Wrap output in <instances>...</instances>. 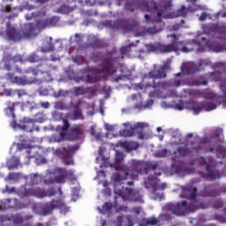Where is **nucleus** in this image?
<instances>
[{
  "mask_svg": "<svg viewBox=\"0 0 226 226\" xmlns=\"http://www.w3.org/2000/svg\"><path fill=\"white\" fill-rule=\"evenodd\" d=\"M55 107H58V108L64 107V103H63L62 102H56L55 103Z\"/></svg>",
  "mask_w": 226,
  "mask_h": 226,
  "instance_id": "64",
  "label": "nucleus"
},
{
  "mask_svg": "<svg viewBox=\"0 0 226 226\" xmlns=\"http://www.w3.org/2000/svg\"><path fill=\"white\" fill-rule=\"evenodd\" d=\"M34 29L35 26L34 23H25L21 26V30L17 31V29L11 26L10 22H8L5 34L9 41H21V40H29V38H33Z\"/></svg>",
  "mask_w": 226,
  "mask_h": 226,
  "instance_id": "8",
  "label": "nucleus"
},
{
  "mask_svg": "<svg viewBox=\"0 0 226 226\" xmlns=\"http://www.w3.org/2000/svg\"><path fill=\"white\" fill-rule=\"evenodd\" d=\"M203 195L205 197H218L220 191H218L215 185H207L203 191Z\"/></svg>",
  "mask_w": 226,
  "mask_h": 226,
  "instance_id": "28",
  "label": "nucleus"
},
{
  "mask_svg": "<svg viewBox=\"0 0 226 226\" xmlns=\"http://www.w3.org/2000/svg\"><path fill=\"white\" fill-rule=\"evenodd\" d=\"M19 202V200H17L16 198L14 199H4V202H2V205L4 206V209H15L17 207H19V206H17Z\"/></svg>",
  "mask_w": 226,
  "mask_h": 226,
  "instance_id": "29",
  "label": "nucleus"
},
{
  "mask_svg": "<svg viewBox=\"0 0 226 226\" xmlns=\"http://www.w3.org/2000/svg\"><path fill=\"white\" fill-rule=\"evenodd\" d=\"M122 22V29L124 33H130L132 31H135L139 26V24L135 20L124 19Z\"/></svg>",
  "mask_w": 226,
  "mask_h": 226,
  "instance_id": "24",
  "label": "nucleus"
},
{
  "mask_svg": "<svg viewBox=\"0 0 226 226\" xmlns=\"http://www.w3.org/2000/svg\"><path fill=\"white\" fill-rule=\"evenodd\" d=\"M26 186H27L26 184L19 188L18 192L19 197H37V199H45V197H54V195H56V190H54V188L45 191L40 187L27 189Z\"/></svg>",
  "mask_w": 226,
  "mask_h": 226,
  "instance_id": "10",
  "label": "nucleus"
},
{
  "mask_svg": "<svg viewBox=\"0 0 226 226\" xmlns=\"http://www.w3.org/2000/svg\"><path fill=\"white\" fill-rule=\"evenodd\" d=\"M73 11V7H71L70 5L62 4L58 7L56 10V13H61L62 15H70Z\"/></svg>",
  "mask_w": 226,
  "mask_h": 226,
  "instance_id": "36",
  "label": "nucleus"
},
{
  "mask_svg": "<svg viewBox=\"0 0 226 226\" xmlns=\"http://www.w3.org/2000/svg\"><path fill=\"white\" fill-rule=\"evenodd\" d=\"M65 204L61 200H52L50 202L44 203V204H39L36 206L37 209V215L39 216H49V215H52V212L54 209H61L62 207H64Z\"/></svg>",
  "mask_w": 226,
  "mask_h": 226,
  "instance_id": "11",
  "label": "nucleus"
},
{
  "mask_svg": "<svg viewBox=\"0 0 226 226\" xmlns=\"http://www.w3.org/2000/svg\"><path fill=\"white\" fill-rule=\"evenodd\" d=\"M15 72L16 73H19V74L24 73V71H22V68H20L19 65H15Z\"/></svg>",
  "mask_w": 226,
  "mask_h": 226,
  "instance_id": "62",
  "label": "nucleus"
},
{
  "mask_svg": "<svg viewBox=\"0 0 226 226\" xmlns=\"http://www.w3.org/2000/svg\"><path fill=\"white\" fill-rule=\"evenodd\" d=\"M169 151L167 149H162L158 153V155L163 158V156H167Z\"/></svg>",
  "mask_w": 226,
  "mask_h": 226,
  "instance_id": "58",
  "label": "nucleus"
},
{
  "mask_svg": "<svg viewBox=\"0 0 226 226\" xmlns=\"http://www.w3.org/2000/svg\"><path fill=\"white\" fill-rule=\"evenodd\" d=\"M74 111L72 113L73 121H78L79 119L84 120V115H82V109L79 106H73Z\"/></svg>",
  "mask_w": 226,
  "mask_h": 226,
  "instance_id": "37",
  "label": "nucleus"
},
{
  "mask_svg": "<svg viewBox=\"0 0 226 226\" xmlns=\"http://www.w3.org/2000/svg\"><path fill=\"white\" fill-rule=\"evenodd\" d=\"M5 190H6V192L8 193H13V192H16L17 189L15 187H8V186H6Z\"/></svg>",
  "mask_w": 226,
  "mask_h": 226,
  "instance_id": "60",
  "label": "nucleus"
},
{
  "mask_svg": "<svg viewBox=\"0 0 226 226\" xmlns=\"http://www.w3.org/2000/svg\"><path fill=\"white\" fill-rule=\"evenodd\" d=\"M70 128V123L66 119H64V125L62 126L63 132H68V129Z\"/></svg>",
  "mask_w": 226,
  "mask_h": 226,
  "instance_id": "56",
  "label": "nucleus"
},
{
  "mask_svg": "<svg viewBox=\"0 0 226 226\" xmlns=\"http://www.w3.org/2000/svg\"><path fill=\"white\" fill-rule=\"evenodd\" d=\"M29 185L30 186H34L36 185H40V183H41V181H43V176L40 175V174H31L29 176Z\"/></svg>",
  "mask_w": 226,
  "mask_h": 226,
  "instance_id": "33",
  "label": "nucleus"
},
{
  "mask_svg": "<svg viewBox=\"0 0 226 226\" xmlns=\"http://www.w3.org/2000/svg\"><path fill=\"white\" fill-rule=\"evenodd\" d=\"M161 30L157 29L156 26H152V27H148L147 29V33H148V34H158V33H160Z\"/></svg>",
  "mask_w": 226,
  "mask_h": 226,
  "instance_id": "47",
  "label": "nucleus"
},
{
  "mask_svg": "<svg viewBox=\"0 0 226 226\" xmlns=\"http://www.w3.org/2000/svg\"><path fill=\"white\" fill-rule=\"evenodd\" d=\"M204 31L207 33V34H211V33H218V31H220V25H218V23H214L205 28Z\"/></svg>",
  "mask_w": 226,
  "mask_h": 226,
  "instance_id": "39",
  "label": "nucleus"
},
{
  "mask_svg": "<svg viewBox=\"0 0 226 226\" xmlns=\"http://www.w3.org/2000/svg\"><path fill=\"white\" fill-rule=\"evenodd\" d=\"M87 82L88 84H94L95 82H100V78L97 75H87Z\"/></svg>",
  "mask_w": 226,
  "mask_h": 226,
  "instance_id": "43",
  "label": "nucleus"
},
{
  "mask_svg": "<svg viewBox=\"0 0 226 226\" xmlns=\"http://www.w3.org/2000/svg\"><path fill=\"white\" fill-rule=\"evenodd\" d=\"M168 38H171V45L175 47L172 52H184L188 54L193 52L196 49L198 52H200V41L197 40L180 41L179 36L176 34L168 35Z\"/></svg>",
  "mask_w": 226,
  "mask_h": 226,
  "instance_id": "9",
  "label": "nucleus"
},
{
  "mask_svg": "<svg viewBox=\"0 0 226 226\" xmlns=\"http://www.w3.org/2000/svg\"><path fill=\"white\" fill-rule=\"evenodd\" d=\"M129 50H130V46H124L120 49L122 59H123V57H124V56H126V54H128Z\"/></svg>",
  "mask_w": 226,
  "mask_h": 226,
  "instance_id": "48",
  "label": "nucleus"
},
{
  "mask_svg": "<svg viewBox=\"0 0 226 226\" xmlns=\"http://www.w3.org/2000/svg\"><path fill=\"white\" fill-rule=\"evenodd\" d=\"M188 13V9L183 5L180 9L176 11L175 17H186Z\"/></svg>",
  "mask_w": 226,
  "mask_h": 226,
  "instance_id": "41",
  "label": "nucleus"
},
{
  "mask_svg": "<svg viewBox=\"0 0 226 226\" xmlns=\"http://www.w3.org/2000/svg\"><path fill=\"white\" fill-rule=\"evenodd\" d=\"M192 153V150L188 148V147H180L177 148V151L174 152L175 157L174 160L177 158H183L185 156H188Z\"/></svg>",
  "mask_w": 226,
  "mask_h": 226,
  "instance_id": "30",
  "label": "nucleus"
},
{
  "mask_svg": "<svg viewBox=\"0 0 226 226\" xmlns=\"http://www.w3.org/2000/svg\"><path fill=\"white\" fill-rule=\"evenodd\" d=\"M5 94L6 96H16V89H6Z\"/></svg>",
  "mask_w": 226,
  "mask_h": 226,
  "instance_id": "55",
  "label": "nucleus"
},
{
  "mask_svg": "<svg viewBox=\"0 0 226 226\" xmlns=\"http://www.w3.org/2000/svg\"><path fill=\"white\" fill-rule=\"evenodd\" d=\"M90 92L92 94H94L96 89L86 88L84 87H75L72 88V94H74V96H84V94H87V93Z\"/></svg>",
  "mask_w": 226,
  "mask_h": 226,
  "instance_id": "27",
  "label": "nucleus"
},
{
  "mask_svg": "<svg viewBox=\"0 0 226 226\" xmlns=\"http://www.w3.org/2000/svg\"><path fill=\"white\" fill-rule=\"evenodd\" d=\"M148 50H151L152 52H162L163 54H166L176 50V47L173 46L172 42L170 44H162L158 42L155 44H149Z\"/></svg>",
  "mask_w": 226,
  "mask_h": 226,
  "instance_id": "19",
  "label": "nucleus"
},
{
  "mask_svg": "<svg viewBox=\"0 0 226 226\" xmlns=\"http://www.w3.org/2000/svg\"><path fill=\"white\" fill-rule=\"evenodd\" d=\"M159 167L158 162L148 164L146 167L144 161L137 160H132L130 167L127 165H117L115 169L118 172L113 175V180L116 183L114 189L115 199L120 198L123 200H133L135 199V191L124 186L120 188L117 185H124V182L123 181H126L128 177H131V179H139V176L142 174L147 175L149 172H153L154 174L147 177V182H145L146 188H149L147 185L150 184L151 181H154L158 176H162V172L158 170Z\"/></svg>",
  "mask_w": 226,
  "mask_h": 226,
  "instance_id": "1",
  "label": "nucleus"
},
{
  "mask_svg": "<svg viewBox=\"0 0 226 226\" xmlns=\"http://www.w3.org/2000/svg\"><path fill=\"white\" fill-rule=\"evenodd\" d=\"M197 72H199V68L193 63L188 62L182 65V73L184 75H193Z\"/></svg>",
  "mask_w": 226,
  "mask_h": 226,
  "instance_id": "25",
  "label": "nucleus"
},
{
  "mask_svg": "<svg viewBox=\"0 0 226 226\" xmlns=\"http://www.w3.org/2000/svg\"><path fill=\"white\" fill-rule=\"evenodd\" d=\"M113 206L114 205L110 202H105L102 205V208L101 212L102 213V215H105V213H109V212L112 211Z\"/></svg>",
  "mask_w": 226,
  "mask_h": 226,
  "instance_id": "42",
  "label": "nucleus"
},
{
  "mask_svg": "<svg viewBox=\"0 0 226 226\" xmlns=\"http://www.w3.org/2000/svg\"><path fill=\"white\" fill-rule=\"evenodd\" d=\"M183 197L191 200L189 203L186 201V207H194V210L189 211L190 213H195L197 209H207V207H213V209H222L223 207V200L217 199L211 202L197 200V187H185L183 190Z\"/></svg>",
  "mask_w": 226,
  "mask_h": 226,
  "instance_id": "6",
  "label": "nucleus"
},
{
  "mask_svg": "<svg viewBox=\"0 0 226 226\" xmlns=\"http://www.w3.org/2000/svg\"><path fill=\"white\" fill-rule=\"evenodd\" d=\"M189 95L197 96L198 98H200V96H202V91L197 89L189 90Z\"/></svg>",
  "mask_w": 226,
  "mask_h": 226,
  "instance_id": "46",
  "label": "nucleus"
},
{
  "mask_svg": "<svg viewBox=\"0 0 226 226\" xmlns=\"http://www.w3.org/2000/svg\"><path fill=\"white\" fill-rule=\"evenodd\" d=\"M162 213L158 217L143 218L139 222V226H154L158 225V222H171L174 216H186L190 215V211L195 210L192 206L186 207V200L178 203H167L162 207Z\"/></svg>",
  "mask_w": 226,
  "mask_h": 226,
  "instance_id": "2",
  "label": "nucleus"
},
{
  "mask_svg": "<svg viewBox=\"0 0 226 226\" xmlns=\"http://www.w3.org/2000/svg\"><path fill=\"white\" fill-rule=\"evenodd\" d=\"M206 19H207V14H206L205 12L201 13V15L200 16V20L204 21L206 20Z\"/></svg>",
  "mask_w": 226,
  "mask_h": 226,
  "instance_id": "63",
  "label": "nucleus"
},
{
  "mask_svg": "<svg viewBox=\"0 0 226 226\" xmlns=\"http://www.w3.org/2000/svg\"><path fill=\"white\" fill-rule=\"evenodd\" d=\"M182 82L180 79H172L167 81H153V83H147L146 87H152L153 89H167L168 87H179Z\"/></svg>",
  "mask_w": 226,
  "mask_h": 226,
  "instance_id": "16",
  "label": "nucleus"
},
{
  "mask_svg": "<svg viewBox=\"0 0 226 226\" xmlns=\"http://www.w3.org/2000/svg\"><path fill=\"white\" fill-rule=\"evenodd\" d=\"M56 50V48L54 47V44L49 42V49H41V52H54Z\"/></svg>",
  "mask_w": 226,
  "mask_h": 226,
  "instance_id": "52",
  "label": "nucleus"
},
{
  "mask_svg": "<svg viewBox=\"0 0 226 226\" xmlns=\"http://www.w3.org/2000/svg\"><path fill=\"white\" fill-rule=\"evenodd\" d=\"M7 80H10L11 84H16L17 86H31V84H36L38 82V77L28 78L27 76H15L14 73L8 72L5 75Z\"/></svg>",
  "mask_w": 226,
  "mask_h": 226,
  "instance_id": "14",
  "label": "nucleus"
},
{
  "mask_svg": "<svg viewBox=\"0 0 226 226\" xmlns=\"http://www.w3.org/2000/svg\"><path fill=\"white\" fill-rule=\"evenodd\" d=\"M29 220H33V215L28 214V215H26L25 216H23V222H27Z\"/></svg>",
  "mask_w": 226,
  "mask_h": 226,
  "instance_id": "59",
  "label": "nucleus"
},
{
  "mask_svg": "<svg viewBox=\"0 0 226 226\" xmlns=\"http://www.w3.org/2000/svg\"><path fill=\"white\" fill-rule=\"evenodd\" d=\"M61 19L58 16H53L46 19H42L37 23L40 29H46V27H56L59 24Z\"/></svg>",
  "mask_w": 226,
  "mask_h": 226,
  "instance_id": "21",
  "label": "nucleus"
},
{
  "mask_svg": "<svg viewBox=\"0 0 226 226\" xmlns=\"http://www.w3.org/2000/svg\"><path fill=\"white\" fill-rule=\"evenodd\" d=\"M79 147L76 146H68L65 147H60L56 150L57 156H60L65 165H73V154L77 151Z\"/></svg>",
  "mask_w": 226,
  "mask_h": 226,
  "instance_id": "13",
  "label": "nucleus"
},
{
  "mask_svg": "<svg viewBox=\"0 0 226 226\" xmlns=\"http://www.w3.org/2000/svg\"><path fill=\"white\" fill-rule=\"evenodd\" d=\"M189 86H207V79L203 76H199L192 81H189Z\"/></svg>",
  "mask_w": 226,
  "mask_h": 226,
  "instance_id": "34",
  "label": "nucleus"
},
{
  "mask_svg": "<svg viewBox=\"0 0 226 226\" xmlns=\"http://www.w3.org/2000/svg\"><path fill=\"white\" fill-rule=\"evenodd\" d=\"M2 63H4V70H5V72H11L13 68L11 63H13L14 64L17 63L23 64L24 56H22V55L20 54H16L15 56H13L10 53H7L3 56Z\"/></svg>",
  "mask_w": 226,
  "mask_h": 226,
  "instance_id": "15",
  "label": "nucleus"
},
{
  "mask_svg": "<svg viewBox=\"0 0 226 226\" xmlns=\"http://www.w3.org/2000/svg\"><path fill=\"white\" fill-rule=\"evenodd\" d=\"M187 107H192V110H193L194 114H200L202 110H204V104L203 102H199L192 101L187 103Z\"/></svg>",
  "mask_w": 226,
  "mask_h": 226,
  "instance_id": "31",
  "label": "nucleus"
},
{
  "mask_svg": "<svg viewBox=\"0 0 226 226\" xmlns=\"http://www.w3.org/2000/svg\"><path fill=\"white\" fill-rule=\"evenodd\" d=\"M121 147H124L126 151H134L135 149H139V145L135 141H124L121 143Z\"/></svg>",
  "mask_w": 226,
  "mask_h": 226,
  "instance_id": "32",
  "label": "nucleus"
},
{
  "mask_svg": "<svg viewBox=\"0 0 226 226\" xmlns=\"http://www.w3.org/2000/svg\"><path fill=\"white\" fill-rule=\"evenodd\" d=\"M1 10H2L3 13H10V11H11V6L6 5V6L2 7Z\"/></svg>",
  "mask_w": 226,
  "mask_h": 226,
  "instance_id": "57",
  "label": "nucleus"
},
{
  "mask_svg": "<svg viewBox=\"0 0 226 226\" xmlns=\"http://www.w3.org/2000/svg\"><path fill=\"white\" fill-rule=\"evenodd\" d=\"M167 70H169V65L167 64H164L159 67V70L156 71H151L148 72V77H145V79H153L152 82H145V89H147L146 87L147 84H153V81L156 82V79H167Z\"/></svg>",
  "mask_w": 226,
  "mask_h": 226,
  "instance_id": "17",
  "label": "nucleus"
},
{
  "mask_svg": "<svg viewBox=\"0 0 226 226\" xmlns=\"http://www.w3.org/2000/svg\"><path fill=\"white\" fill-rule=\"evenodd\" d=\"M72 179L77 181V177L73 175V170H67L64 168H55L54 170H49L44 177V185H64L66 179Z\"/></svg>",
  "mask_w": 226,
  "mask_h": 226,
  "instance_id": "7",
  "label": "nucleus"
},
{
  "mask_svg": "<svg viewBox=\"0 0 226 226\" xmlns=\"http://www.w3.org/2000/svg\"><path fill=\"white\" fill-rule=\"evenodd\" d=\"M17 95H18V98L27 96V90L24 88L16 89V96Z\"/></svg>",
  "mask_w": 226,
  "mask_h": 226,
  "instance_id": "44",
  "label": "nucleus"
},
{
  "mask_svg": "<svg viewBox=\"0 0 226 226\" xmlns=\"http://www.w3.org/2000/svg\"><path fill=\"white\" fill-rule=\"evenodd\" d=\"M198 162H199L200 165H201V166L206 165L207 168V165H211V163H208V162L206 161V158H204V157L199 158V159H198Z\"/></svg>",
  "mask_w": 226,
  "mask_h": 226,
  "instance_id": "54",
  "label": "nucleus"
},
{
  "mask_svg": "<svg viewBox=\"0 0 226 226\" xmlns=\"http://www.w3.org/2000/svg\"><path fill=\"white\" fill-rule=\"evenodd\" d=\"M149 124L144 123V122H138L136 124H134V128L132 130H144V128H147Z\"/></svg>",
  "mask_w": 226,
  "mask_h": 226,
  "instance_id": "45",
  "label": "nucleus"
},
{
  "mask_svg": "<svg viewBox=\"0 0 226 226\" xmlns=\"http://www.w3.org/2000/svg\"><path fill=\"white\" fill-rule=\"evenodd\" d=\"M203 102V110H206L207 112H209L211 110H215L216 109V104L215 102Z\"/></svg>",
  "mask_w": 226,
  "mask_h": 226,
  "instance_id": "40",
  "label": "nucleus"
},
{
  "mask_svg": "<svg viewBox=\"0 0 226 226\" xmlns=\"http://www.w3.org/2000/svg\"><path fill=\"white\" fill-rule=\"evenodd\" d=\"M34 123H36L34 119L25 117L19 121V124H16V126H18L19 130H25L26 132L33 133V132H34Z\"/></svg>",
  "mask_w": 226,
  "mask_h": 226,
  "instance_id": "20",
  "label": "nucleus"
},
{
  "mask_svg": "<svg viewBox=\"0 0 226 226\" xmlns=\"http://www.w3.org/2000/svg\"><path fill=\"white\" fill-rule=\"evenodd\" d=\"M7 108L4 109L5 115L8 117H11L12 118V127L13 128H17V121H15V107H19V105H20L21 107V110H24V109H26V103L25 102H7L6 103Z\"/></svg>",
  "mask_w": 226,
  "mask_h": 226,
  "instance_id": "18",
  "label": "nucleus"
},
{
  "mask_svg": "<svg viewBox=\"0 0 226 226\" xmlns=\"http://www.w3.org/2000/svg\"><path fill=\"white\" fill-rule=\"evenodd\" d=\"M71 137L72 140H80L84 137V129L82 125H78L71 128Z\"/></svg>",
  "mask_w": 226,
  "mask_h": 226,
  "instance_id": "26",
  "label": "nucleus"
},
{
  "mask_svg": "<svg viewBox=\"0 0 226 226\" xmlns=\"http://www.w3.org/2000/svg\"><path fill=\"white\" fill-rule=\"evenodd\" d=\"M0 222L2 223H5V222H12V223H23L24 222V215L20 214H16L14 215L9 216L2 215H0Z\"/></svg>",
  "mask_w": 226,
  "mask_h": 226,
  "instance_id": "22",
  "label": "nucleus"
},
{
  "mask_svg": "<svg viewBox=\"0 0 226 226\" xmlns=\"http://www.w3.org/2000/svg\"><path fill=\"white\" fill-rule=\"evenodd\" d=\"M119 57L114 56V51H109L106 54L103 59L102 73L106 75H114L117 70L114 67V63H117Z\"/></svg>",
  "mask_w": 226,
  "mask_h": 226,
  "instance_id": "12",
  "label": "nucleus"
},
{
  "mask_svg": "<svg viewBox=\"0 0 226 226\" xmlns=\"http://www.w3.org/2000/svg\"><path fill=\"white\" fill-rule=\"evenodd\" d=\"M25 19L26 20H33V19H36V12L26 13Z\"/></svg>",
  "mask_w": 226,
  "mask_h": 226,
  "instance_id": "53",
  "label": "nucleus"
},
{
  "mask_svg": "<svg viewBox=\"0 0 226 226\" xmlns=\"http://www.w3.org/2000/svg\"><path fill=\"white\" fill-rule=\"evenodd\" d=\"M91 45L94 49H98L102 47V41H100V39H95L94 41L91 42Z\"/></svg>",
  "mask_w": 226,
  "mask_h": 226,
  "instance_id": "50",
  "label": "nucleus"
},
{
  "mask_svg": "<svg viewBox=\"0 0 226 226\" xmlns=\"http://www.w3.org/2000/svg\"><path fill=\"white\" fill-rule=\"evenodd\" d=\"M26 61L28 63H40L36 66H30L26 69L23 73L29 75L31 73L33 77H39V80L41 82H52V72H56L57 68L50 64L49 58H41L35 52L30 53Z\"/></svg>",
  "mask_w": 226,
  "mask_h": 226,
  "instance_id": "4",
  "label": "nucleus"
},
{
  "mask_svg": "<svg viewBox=\"0 0 226 226\" xmlns=\"http://www.w3.org/2000/svg\"><path fill=\"white\" fill-rule=\"evenodd\" d=\"M19 165H20V159L17 156H12L8 161L7 168L9 170H13V169L19 168Z\"/></svg>",
  "mask_w": 226,
  "mask_h": 226,
  "instance_id": "35",
  "label": "nucleus"
},
{
  "mask_svg": "<svg viewBox=\"0 0 226 226\" xmlns=\"http://www.w3.org/2000/svg\"><path fill=\"white\" fill-rule=\"evenodd\" d=\"M207 174H203V177L205 179H208L209 181H215V179H220V170H213V166L211 164L207 165Z\"/></svg>",
  "mask_w": 226,
  "mask_h": 226,
  "instance_id": "23",
  "label": "nucleus"
},
{
  "mask_svg": "<svg viewBox=\"0 0 226 226\" xmlns=\"http://www.w3.org/2000/svg\"><path fill=\"white\" fill-rule=\"evenodd\" d=\"M141 9V11H154L156 13L154 22H162V19H170L172 17V4L168 2L164 5L156 4L154 0H134L125 4V10L127 11H135V5Z\"/></svg>",
  "mask_w": 226,
  "mask_h": 226,
  "instance_id": "3",
  "label": "nucleus"
},
{
  "mask_svg": "<svg viewBox=\"0 0 226 226\" xmlns=\"http://www.w3.org/2000/svg\"><path fill=\"white\" fill-rule=\"evenodd\" d=\"M124 160V154L122 152H116L115 154V168L117 167V165H124L121 164L123 163V161Z\"/></svg>",
  "mask_w": 226,
  "mask_h": 226,
  "instance_id": "38",
  "label": "nucleus"
},
{
  "mask_svg": "<svg viewBox=\"0 0 226 226\" xmlns=\"http://www.w3.org/2000/svg\"><path fill=\"white\" fill-rule=\"evenodd\" d=\"M19 147L20 148V149H28L27 151H26V153L28 154H31V147H33L31 145H27V144H21V145H19Z\"/></svg>",
  "mask_w": 226,
  "mask_h": 226,
  "instance_id": "51",
  "label": "nucleus"
},
{
  "mask_svg": "<svg viewBox=\"0 0 226 226\" xmlns=\"http://www.w3.org/2000/svg\"><path fill=\"white\" fill-rule=\"evenodd\" d=\"M35 123H43L45 121V118L43 117V115L41 113H37L35 115V119H34Z\"/></svg>",
  "mask_w": 226,
  "mask_h": 226,
  "instance_id": "49",
  "label": "nucleus"
},
{
  "mask_svg": "<svg viewBox=\"0 0 226 226\" xmlns=\"http://www.w3.org/2000/svg\"><path fill=\"white\" fill-rule=\"evenodd\" d=\"M215 142L213 147H207L205 153H215L217 158H226V148L220 144H223V131L222 129H216L210 137L204 138L201 142L195 147L194 152L200 153L204 149L203 144H211ZM217 142V143H216Z\"/></svg>",
  "mask_w": 226,
  "mask_h": 226,
  "instance_id": "5",
  "label": "nucleus"
},
{
  "mask_svg": "<svg viewBox=\"0 0 226 226\" xmlns=\"http://www.w3.org/2000/svg\"><path fill=\"white\" fill-rule=\"evenodd\" d=\"M180 27H181V24L177 23V24L173 25L171 29L173 31H178V29H180Z\"/></svg>",
  "mask_w": 226,
  "mask_h": 226,
  "instance_id": "61",
  "label": "nucleus"
}]
</instances>
